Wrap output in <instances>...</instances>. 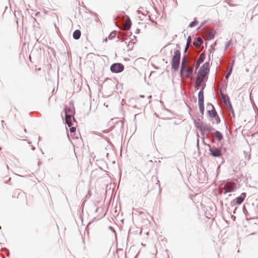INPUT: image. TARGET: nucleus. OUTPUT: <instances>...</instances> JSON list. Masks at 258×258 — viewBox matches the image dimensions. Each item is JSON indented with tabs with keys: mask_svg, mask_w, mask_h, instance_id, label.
<instances>
[{
	"mask_svg": "<svg viewBox=\"0 0 258 258\" xmlns=\"http://www.w3.org/2000/svg\"><path fill=\"white\" fill-rule=\"evenodd\" d=\"M210 71L209 62L204 63L199 70L196 81H203Z\"/></svg>",
	"mask_w": 258,
	"mask_h": 258,
	"instance_id": "nucleus-1",
	"label": "nucleus"
},
{
	"mask_svg": "<svg viewBox=\"0 0 258 258\" xmlns=\"http://www.w3.org/2000/svg\"><path fill=\"white\" fill-rule=\"evenodd\" d=\"M180 60V51L176 50L174 52V56L171 61L172 68L174 70H177Z\"/></svg>",
	"mask_w": 258,
	"mask_h": 258,
	"instance_id": "nucleus-2",
	"label": "nucleus"
},
{
	"mask_svg": "<svg viewBox=\"0 0 258 258\" xmlns=\"http://www.w3.org/2000/svg\"><path fill=\"white\" fill-rule=\"evenodd\" d=\"M124 66L120 63H114L110 67V70L113 73H120L123 71Z\"/></svg>",
	"mask_w": 258,
	"mask_h": 258,
	"instance_id": "nucleus-3",
	"label": "nucleus"
},
{
	"mask_svg": "<svg viewBox=\"0 0 258 258\" xmlns=\"http://www.w3.org/2000/svg\"><path fill=\"white\" fill-rule=\"evenodd\" d=\"M193 72V68L192 67H186L184 71L181 73L180 71L181 77L183 78H188L192 75Z\"/></svg>",
	"mask_w": 258,
	"mask_h": 258,
	"instance_id": "nucleus-4",
	"label": "nucleus"
},
{
	"mask_svg": "<svg viewBox=\"0 0 258 258\" xmlns=\"http://www.w3.org/2000/svg\"><path fill=\"white\" fill-rule=\"evenodd\" d=\"M209 108H211V109H210L208 110V114L209 116L211 117H214L215 118V122L217 123H218L220 122V119L218 117V116L217 115V113L214 109V108L213 106H210Z\"/></svg>",
	"mask_w": 258,
	"mask_h": 258,
	"instance_id": "nucleus-5",
	"label": "nucleus"
},
{
	"mask_svg": "<svg viewBox=\"0 0 258 258\" xmlns=\"http://www.w3.org/2000/svg\"><path fill=\"white\" fill-rule=\"evenodd\" d=\"M66 117H72L75 113V109L72 105L66 106L64 108Z\"/></svg>",
	"mask_w": 258,
	"mask_h": 258,
	"instance_id": "nucleus-6",
	"label": "nucleus"
},
{
	"mask_svg": "<svg viewBox=\"0 0 258 258\" xmlns=\"http://www.w3.org/2000/svg\"><path fill=\"white\" fill-rule=\"evenodd\" d=\"M236 188V184L235 183H226L224 188L225 189L224 194H226L229 192H231L233 191Z\"/></svg>",
	"mask_w": 258,
	"mask_h": 258,
	"instance_id": "nucleus-7",
	"label": "nucleus"
},
{
	"mask_svg": "<svg viewBox=\"0 0 258 258\" xmlns=\"http://www.w3.org/2000/svg\"><path fill=\"white\" fill-rule=\"evenodd\" d=\"M205 58H206V55H205V53L204 52L200 54L199 58H198V60L197 61V62L196 63L195 68L196 70H197L199 68L200 64L204 61Z\"/></svg>",
	"mask_w": 258,
	"mask_h": 258,
	"instance_id": "nucleus-8",
	"label": "nucleus"
},
{
	"mask_svg": "<svg viewBox=\"0 0 258 258\" xmlns=\"http://www.w3.org/2000/svg\"><path fill=\"white\" fill-rule=\"evenodd\" d=\"M211 154L215 157H219L221 155V151L217 148H212L209 150Z\"/></svg>",
	"mask_w": 258,
	"mask_h": 258,
	"instance_id": "nucleus-9",
	"label": "nucleus"
},
{
	"mask_svg": "<svg viewBox=\"0 0 258 258\" xmlns=\"http://www.w3.org/2000/svg\"><path fill=\"white\" fill-rule=\"evenodd\" d=\"M246 197V194L245 192H243L241 194L240 196L236 198L235 199L236 204L237 205H240L244 201Z\"/></svg>",
	"mask_w": 258,
	"mask_h": 258,
	"instance_id": "nucleus-10",
	"label": "nucleus"
},
{
	"mask_svg": "<svg viewBox=\"0 0 258 258\" xmlns=\"http://www.w3.org/2000/svg\"><path fill=\"white\" fill-rule=\"evenodd\" d=\"M187 61V58L186 56H184L182 58L181 64V67H180V70H181V73L183 72V71H184V69L186 67H187V66L186 65Z\"/></svg>",
	"mask_w": 258,
	"mask_h": 258,
	"instance_id": "nucleus-11",
	"label": "nucleus"
},
{
	"mask_svg": "<svg viewBox=\"0 0 258 258\" xmlns=\"http://www.w3.org/2000/svg\"><path fill=\"white\" fill-rule=\"evenodd\" d=\"M203 43V40L200 37H198L196 40L194 41L193 44L197 47H199Z\"/></svg>",
	"mask_w": 258,
	"mask_h": 258,
	"instance_id": "nucleus-12",
	"label": "nucleus"
},
{
	"mask_svg": "<svg viewBox=\"0 0 258 258\" xmlns=\"http://www.w3.org/2000/svg\"><path fill=\"white\" fill-rule=\"evenodd\" d=\"M81 35V31L79 30H76L73 34V38L76 40H78L80 38Z\"/></svg>",
	"mask_w": 258,
	"mask_h": 258,
	"instance_id": "nucleus-13",
	"label": "nucleus"
},
{
	"mask_svg": "<svg viewBox=\"0 0 258 258\" xmlns=\"http://www.w3.org/2000/svg\"><path fill=\"white\" fill-rule=\"evenodd\" d=\"M214 137L219 141H221L223 139L222 135L219 131H216L214 133Z\"/></svg>",
	"mask_w": 258,
	"mask_h": 258,
	"instance_id": "nucleus-14",
	"label": "nucleus"
},
{
	"mask_svg": "<svg viewBox=\"0 0 258 258\" xmlns=\"http://www.w3.org/2000/svg\"><path fill=\"white\" fill-rule=\"evenodd\" d=\"M199 103H204V93L203 90H201L199 93Z\"/></svg>",
	"mask_w": 258,
	"mask_h": 258,
	"instance_id": "nucleus-15",
	"label": "nucleus"
},
{
	"mask_svg": "<svg viewBox=\"0 0 258 258\" xmlns=\"http://www.w3.org/2000/svg\"><path fill=\"white\" fill-rule=\"evenodd\" d=\"M215 36V32L213 31L208 32L207 35V39L211 40L214 38Z\"/></svg>",
	"mask_w": 258,
	"mask_h": 258,
	"instance_id": "nucleus-16",
	"label": "nucleus"
},
{
	"mask_svg": "<svg viewBox=\"0 0 258 258\" xmlns=\"http://www.w3.org/2000/svg\"><path fill=\"white\" fill-rule=\"evenodd\" d=\"M66 122L69 126V127H71L73 125L72 122V117H66Z\"/></svg>",
	"mask_w": 258,
	"mask_h": 258,
	"instance_id": "nucleus-17",
	"label": "nucleus"
},
{
	"mask_svg": "<svg viewBox=\"0 0 258 258\" xmlns=\"http://www.w3.org/2000/svg\"><path fill=\"white\" fill-rule=\"evenodd\" d=\"M191 38H190V36H189L187 38V43H186V47L185 48V49H184V52H185L188 49L190 44H191Z\"/></svg>",
	"mask_w": 258,
	"mask_h": 258,
	"instance_id": "nucleus-18",
	"label": "nucleus"
},
{
	"mask_svg": "<svg viewBox=\"0 0 258 258\" xmlns=\"http://www.w3.org/2000/svg\"><path fill=\"white\" fill-rule=\"evenodd\" d=\"M221 99L222 100V101H223V102L226 104H227V102L228 101V97L227 96H226L223 93H221Z\"/></svg>",
	"mask_w": 258,
	"mask_h": 258,
	"instance_id": "nucleus-19",
	"label": "nucleus"
},
{
	"mask_svg": "<svg viewBox=\"0 0 258 258\" xmlns=\"http://www.w3.org/2000/svg\"><path fill=\"white\" fill-rule=\"evenodd\" d=\"M199 108L202 114H204V103H199Z\"/></svg>",
	"mask_w": 258,
	"mask_h": 258,
	"instance_id": "nucleus-20",
	"label": "nucleus"
},
{
	"mask_svg": "<svg viewBox=\"0 0 258 258\" xmlns=\"http://www.w3.org/2000/svg\"><path fill=\"white\" fill-rule=\"evenodd\" d=\"M198 23H199V22L196 20L192 21L189 25V27L190 28H192V27L196 26L198 24Z\"/></svg>",
	"mask_w": 258,
	"mask_h": 258,
	"instance_id": "nucleus-21",
	"label": "nucleus"
},
{
	"mask_svg": "<svg viewBox=\"0 0 258 258\" xmlns=\"http://www.w3.org/2000/svg\"><path fill=\"white\" fill-rule=\"evenodd\" d=\"M115 35H116L115 31H113L110 33V34L108 36V38L109 39H112L113 38H114L115 37Z\"/></svg>",
	"mask_w": 258,
	"mask_h": 258,
	"instance_id": "nucleus-22",
	"label": "nucleus"
},
{
	"mask_svg": "<svg viewBox=\"0 0 258 258\" xmlns=\"http://www.w3.org/2000/svg\"><path fill=\"white\" fill-rule=\"evenodd\" d=\"M202 82H196V85H195V88L197 89H199V86L201 85V83Z\"/></svg>",
	"mask_w": 258,
	"mask_h": 258,
	"instance_id": "nucleus-23",
	"label": "nucleus"
},
{
	"mask_svg": "<svg viewBox=\"0 0 258 258\" xmlns=\"http://www.w3.org/2000/svg\"><path fill=\"white\" fill-rule=\"evenodd\" d=\"M70 127V130L71 132L74 133L75 132H76V127L72 126L71 127Z\"/></svg>",
	"mask_w": 258,
	"mask_h": 258,
	"instance_id": "nucleus-24",
	"label": "nucleus"
},
{
	"mask_svg": "<svg viewBox=\"0 0 258 258\" xmlns=\"http://www.w3.org/2000/svg\"><path fill=\"white\" fill-rule=\"evenodd\" d=\"M124 41H125V43H128V47H129V46L130 45V43L132 44V42L128 39H125Z\"/></svg>",
	"mask_w": 258,
	"mask_h": 258,
	"instance_id": "nucleus-25",
	"label": "nucleus"
},
{
	"mask_svg": "<svg viewBox=\"0 0 258 258\" xmlns=\"http://www.w3.org/2000/svg\"><path fill=\"white\" fill-rule=\"evenodd\" d=\"M230 41H229L227 44L225 46V51H226L228 48L229 47V45H230Z\"/></svg>",
	"mask_w": 258,
	"mask_h": 258,
	"instance_id": "nucleus-26",
	"label": "nucleus"
},
{
	"mask_svg": "<svg viewBox=\"0 0 258 258\" xmlns=\"http://www.w3.org/2000/svg\"><path fill=\"white\" fill-rule=\"evenodd\" d=\"M230 74V72L228 73L226 75V76H225V78H226V79H227L228 78V77H229V76Z\"/></svg>",
	"mask_w": 258,
	"mask_h": 258,
	"instance_id": "nucleus-27",
	"label": "nucleus"
},
{
	"mask_svg": "<svg viewBox=\"0 0 258 258\" xmlns=\"http://www.w3.org/2000/svg\"><path fill=\"white\" fill-rule=\"evenodd\" d=\"M128 47H129V48H128V49H127V51H129V49H132V48H133V46H132V47H131L129 46Z\"/></svg>",
	"mask_w": 258,
	"mask_h": 258,
	"instance_id": "nucleus-28",
	"label": "nucleus"
},
{
	"mask_svg": "<svg viewBox=\"0 0 258 258\" xmlns=\"http://www.w3.org/2000/svg\"><path fill=\"white\" fill-rule=\"evenodd\" d=\"M175 1H176V0H175ZM177 2H176V4H177Z\"/></svg>",
	"mask_w": 258,
	"mask_h": 258,
	"instance_id": "nucleus-29",
	"label": "nucleus"
},
{
	"mask_svg": "<svg viewBox=\"0 0 258 258\" xmlns=\"http://www.w3.org/2000/svg\"><path fill=\"white\" fill-rule=\"evenodd\" d=\"M1 149V148L0 147V150Z\"/></svg>",
	"mask_w": 258,
	"mask_h": 258,
	"instance_id": "nucleus-30",
	"label": "nucleus"
}]
</instances>
